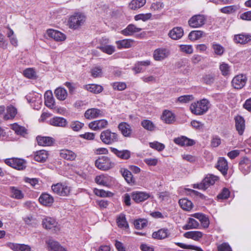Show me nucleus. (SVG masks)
<instances>
[{"label":"nucleus","instance_id":"nucleus-1","mask_svg":"<svg viewBox=\"0 0 251 251\" xmlns=\"http://www.w3.org/2000/svg\"><path fill=\"white\" fill-rule=\"evenodd\" d=\"M210 106L209 101L206 99H203L196 102L192 103L190 106V109L195 115H202L208 110Z\"/></svg>","mask_w":251,"mask_h":251},{"label":"nucleus","instance_id":"nucleus-2","mask_svg":"<svg viewBox=\"0 0 251 251\" xmlns=\"http://www.w3.org/2000/svg\"><path fill=\"white\" fill-rule=\"evenodd\" d=\"M85 20L86 17L84 15L80 13H75L69 18L68 25L71 29H76L84 24Z\"/></svg>","mask_w":251,"mask_h":251},{"label":"nucleus","instance_id":"nucleus-3","mask_svg":"<svg viewBox=\"0 0 251 251\" xmlns=\"http://www.w3.org/2000/svg\"><path fill=\"white\" fill-rule=\"evenodd\" d=\"M100 139L103 143L110 145L119 141V135L110 129H106L101 132Z\"/></svg>","mask_w":251,"mask_h":251},{"label":"nucleus","instance_id":"nucleus-4","mask_svg":"<svg viewBox=\"0 0 251 251\" xmlns=\"http://www.w3.org/2000/svg\"><path fill=\"white\" fill-rule=\"evenodd\" d=\"M218 178L217 176L213 175H207L201 183L193 184V188L205 190L210 185H213Z\"/></svg>","mask_w":251,"mask_h":251},{"label":"nucleus","instance_id":"nucleus-5","mask_svg":"<svg viewBox=\"0 0 251 251\" xmlns=\"http://www.w3.org/2000/svg\"><path fill=\"white\" fill-rule=\"evenodd\" d=\"M53 192L60 196H68L71 192V188L66 183H58L51 186Z\"/></svg>","mask_w":251,"mask_h":251},{"label":"nucleus","instance_id":"nucleus-6","mask_svg":"<svg viewBox=\"0 0 251 251\" xmlns=\"http://www.w3.org/2000/svg\"><path fill=\"white\" fill-rule=\"evenodd\" d=\"M95 165L98 169L106 171L113 167L114 163L108 157L103 156L96 160Z\"/></svg>","mask_w":251,"mask_h":251},{"label":"nucleus","instance_id":"nucleus-7","mask_svg":"<svg viewBox=\"0 0 251 251\" xmlns=\"http://www.w3.org/2000/svg\"><path fill=\"white\" fill-rule=\"evenodd\" d=\"M4 162L7 165L18 170H23L26 167L25 161L20 158H8L4 160Z\"/></svg>","mask_w":251,"mask_h":251},{"label":"nucleus","instance_id":"nucleus-8","mask_svg":"<svg viewBox=\"0 0 251 251\" xmlns=\"http://www.w3.org/2000/svg\"><path fill=\"white\" fill-rule=\"evenodd\" d=\"M206 17L201 14L192 16L188 21L189 25L192 28H199L205 24Z\"/></svg>","mask_w":251,"mask_h":251},{"label":"nucleus","instance_id":"nucleus-9","mask_svg":"<svg viewBox=\"0 0 251 251\" xmlns=\"http://www.w3.org/2000/svg\"><path fill=\"white\" fill-rule=\"evenodd\" d=\"M43 227L47 229H51L54 232L60 230L59 226L56 220L51 217H46L42 220Z\"/></svg>","mask_w":251,"mask_h":251},{"label":"nucleus","instance_id":"nucleus-10","mask_svg":"<svg viewBox=\"0 0 251 251\" xmlns=\"http://www.w3.org/2000/svg\"><path fill=\"white\" fill-rule=\"evenodd\" d=\"M105 112L103 109L92 108L87 109L84 113V117L88 120L96 119L104 116Z\"/></svg>","mask_w":251,"mask_h":251},{"label":"nucleus","instance_id":"nucleus-11","mask_svg":"<svg viewBox=\"0 0 251 251\" xmlns=\"http://www.w3.org/2000/svg\"><path fill=\"white\" fill-rule=\"evenodd\" d=\"M170 54V50L166 48H159L155 50L153 57L155 61H162L167 58Z\"/></svg>","mask_w":251,"mask_h":251},{"label":"nucleus","instance_id":"nucleus-12","mask_svg":"<svg viewBox=\"0 0 251 251\" xmlns=\"http://www.w3.org/2000/svg\"><path fill=\"white\" fill-rule=\"evenodd\" d=\"M132 199L136 203L143 202L150 197L149 193L146 192L134 191L131 194Z\"/></svg>","mask_w":251,"mask_h":251},{"label":"nucleus","instance_id":"nucleus-13","mask_svg":"<svg viewBox=\"0 0 251 251\" xmlns=\"http://www.w3.org/2000/svg\"><path fill=\"white\" fill-rule=\"evenodd\" d=\"M233 40L236 44H247L251 42V34L242 33L234 36Z\"/></svg>","mask_w":251,"mask_h":251},{"label":"nucleus","instance_id":"nucleus-14","mask_svg":"<svg viewBox=\"0 0 251 251\" xmlns=\"http://www.w3.org/2000/svg\"><path fill=\"white\" fill-rule=\"evenodd\" d=\"M247 80V78L245 75H237L233 78L232 80V84L233 87L235 89H241L246 84Z\"/></svg>","mask_w":251,"mask_h":251},{"label":"nucleus","instance_id":"nucleus-15","mask_svg":"<svg viewBox=\"0 0 251 251\" xmlns=\"http://www.w3.org/2000/svg\"><path fill=\"white\" fill-rule=\"evenodd\" d=\"M235 127L240 135H242L245 129V121L244 118L240 115L235 117Z\"/></svg>","mask_w":251,"mask_h":251},{"label":"nucleus","instance_id":"nucleus-16","mask_svg":"<svg viewBox=\"0 0 251 251\" xmlns=\"http://www.w3.org/2000/svg\"><path fill=\"white\" fill-rule=\"evenodd\" d=\"M174 142L180 146H191L195 144V141L186 136H181L174 139Z\"/></svg>","mask_w":251,"mask_h":251},{"label":"nucleus","instance_id":"nucleus-17","mask_svg":"<svg viewBox=\"0 0 251 251\" xmlns=\"http://www.w3.org/2000/svg\"><path fill=\"white\" fill-rule=\"evenodd\" d=\"M110 149L112 152L120 159L127 160L130 157L131 152L127 150L120 151L113 147H110Z\"/></svg>","mask_w":251,"mask_h":251},{"label":"nucleus","instance_id":"nucleus-18","mask_svg":"<svg viewBox=\"0 0 251 251\" xmlns=\"http://www.w3.org/2000/svg\"><path fill=\"white\" fill-rule=\"evenodd\" d=\"M251 161L248 158H244L239 163V168L244 175L249 174L251 171Z\"/></svg>","mask_w":251,"mask_h":251},{"label":"nucleus","instance_id":"nucleus-19","mask_svg":"<svg viewBox=\"0 0 251 251\" xmlns=\"http://www.w3.org/2000/svg\"><path fill=\"white\" fill-rule=\"evenodd\" d=\"M216 167L223 176H226L228 166L227 161L224 157H220L219 158Z\"/></svg>","mask_w":251,"mask_h":251},{"label":"nucleus","instance_id":"nucleus-20","mask_svg":"<svg viewBox=\"0 0 251 251\" xmlns=\"http://www.w3.org/2000/svg\"><path fill=\"white\" fill-rule=\"evenodd\" d=\"M47 33L49 37L58 42L64 41L66 38L64 34L58 30L50 29L47 30Z\"/></svg>","mask_w":251,"mask_h":251},{"label":"nucleus","instance_id":"nucleus-21","mask_svg":"<svg viewBox=\"0 0 251 251\" xmlns=\"http://www.w3.org/2000/svg\"><path fill=\"white\" fill-rule=\"evenodd\" d=\"M9 190L10 192V197L11 198L16 200H22L24 198V193L18 187L15 186H10Z\"/></svg>","mask_w":251,"mask_h":251},{"label":"nucleus","instance_id":"nucleus-22","mask_svg":"<svg viewBox=\"0 0 251 251\" xmlns=\"http://www.w3.org/2000/svg\"><path fill=\"white\" fill-rule=\"evenodd\" d=\"M184 31L181 27H175L171 29L169 33V36L173 40H178L180 39L183 35Z\"/></svg>","mask_w":251,"mask_h":251},{"label":"nucleus","instance_id":"nucleus-23","mask_svg":"<svg viewBox=\"0 0 251 251\" xmlns=\"http://www.w3.org/2000/svg\"><path fill=\"white\" fill-rule=\"evenodd\" d=\"M49 124L53 126L64 127L66 126L68 122L64 118L55 117L50 120Z\"/></svg>","mask_w":251,"mask_h":251},{"label":"nucleus","instance_id":"nucleus-24","mask_svg":"<svg viewBox=\"0 0 251 251\" xmlns=\"http://www.w3.org/2000/svg\"><path fill=\"white\" fill-rule=\"evenodd\" d=\"M39 201L43 205L50 206L52 204L54 199L49 194L43 193L40 196Z\"/></svg>","mask_w":251,"mask_h":251},{"label":"nucleus","instance_id":"nucleus-25","mask_svg":"<svg viewBox=\"0 0 251 251\" xmlns=\"http://www.w3.org/2000/svg\"><path fill=\"white\" fill-rule=\"evenodd\" d=\"M60 156L61 158L70 161L74 160L76 157V154L72 151L63 149L60 151Z\"/></svg>","mask_w":251,"mask_h":251},{"label":"nucleus","instance_id":"nucleus-26","mask_svg":"<svg viewBox=\"0 0 251 251\" xmlns=\"http://www.w3.org/2000/svg\"><path fill=\"white\" fill-rule=\"evenodd\" d=\"M118 128L124 136L128 137L131 136L132 129L130 126L126 123H121L118 125Z\"/></svg>","mask_w":251,"mask_h":251},{"label":"nucleus","instance_id":"nucleus-27","mask_svg":"<svg viewBox=\"0 0 251 251\" xmlns=\"http://www.w3.org/2000/svg\"><path fill=\"white\" fill-rule=\"evenodd\" d=\"M36 140L38 144L42 146H50L54 141V140L51 137L41 136H37Z\"/></svg>","mask_w":251,"mask_h":251},{"label":"nucleus","instance_id":"nucleus-28","mask_svg":"<svg viewBox=\"0 0 251 251\" xmlns=\"http://www.w3.org/2000/svg\"><path fill=\"white\" fill-rule=\"evenodd\" d=\"M211 48L213 54L218 56H222L225 51L224 47L221 44L215 42L211 44Z\"/></svg>","mask_w":251,"mask_h":251},{"label":"nucleus","instance_id":"nucleus-29","mask_svg":"<svg viewBox=\"0 0 251 251\" xmlns=\"http://www.w3.org/2000/svg\"><path fill=\"white\" fill-rule=\"evenodd\" d=\"M170 235V232L167 228H161L157 231L153 232L152 237L154 239L158 240L164 239L167 238Z\"/></svg>","mask_w":251,"mask_h":251},{"label":"nucleus","instance_id":"nucleus-30","mask_svg":"<svg viewBox=\"0 0 251 251\" xmlns=\"http://www.w3.org/2000/svg\"><path fill=\"white\" fill-rule=\"evenodd\" d=\"M83 88L94 94L100 93L103 90L102 86L96 84L85 85L83 86Z\"/></svg>","mask_w":251,"mask_h":251},{"label":"nucleus","instance_id":"nucleus-31","mask_svg":"<svg viewBox=\"0 0 251 251\" xmlns=\"http://www.w3.org/2000/svg\"><path fill=\"white\" fill-rule=\"evenodd\" d=\"M134 41L132 39H127L117 41L116 44L119 49H127L132 47Z\"/></svg>","mask_w":251,"mask_h":251},{"label":"nucleus","instance_id":"nucleus-32","mask_svg":"<svg viewBox=\"0 0 251 251\" xmlns=\"http://www.w3.org/2000/svg\"><path fill=\"white\" fill-rule=\"evenodd\" d=\"M141 30V28L137 27L133 24H130L122 31V33L125 36H131L134 33H137Z\"/></svg>","mask_w":251,"mask_h":251},{"label":"nucleus","instance_id":"nucleus-33","mask_svg":"<svg viewBox=\"0 0 251 251\" xmlns=\"http://www.w3.org/2000/svg\"><path fill=\"white\" fill-rule=\"evenodd\" d=\"M49 156L48 152L45 150H40L35 153L34 159L40 162H45Z\"/></svg>","mask_w":251,"mask_h":251},{"label":"nucleus","instance_id":"nucleus-34","mask_svg":"<svg viewBox=\"0 0 251 251\" xmlns=\"http://www.w3.org/2000/svg\"><path fill=\"white\" fill-rule=\"evenodd\" d=\"M162 119L165 123L170 124L175 121V116L171 111L165 110L163 113Z\"/></svg>","mask_w":251,"mask_h":251},{"label":"nucleus","instance_id":"nucleus-35","mask_svg":"<svg viewBox=\"0 0 251 251\" xmlns=\"http://www.w3.org/2000/svg\"><path fill=\"white\" fill-rule=\"evenodd\" d=\"M55 101L51 91L46 92L45 94V104L49 108H53Z\"/></svg>","mask_w":251,"mask_h":251},{"label":"nucleus","instance_id":"nucleus-36","mask_svg":"<svg viewBox=\"0 0 251 251\" xmlns=\"http://www.w3.org/2000/svg\"><path fill=\"white\" fill-rule=\"evenodd\" d=\"M203 233L199 231H188L184 233V236L187 238L192 239L195 241H198L202 237Z\"/></svg>","mask_w":251,"mask_h":251},{"label":"nucleus","instance_id":"nucleus-37","mask_svg":"<svg viewBox=\"0 0 251 251\" xmlns=\"http://www.w3.org/2000/svg\"><path fill=\"white\" fill-rule=\"evenodd\" d=\"M54 95L56 98L60 100H65L68 96L66 90L62 87L56 88L54 91Z\"/></svg>","mask_w":251,"mask_h":251},{"label":"nucleus","instance_id":"nucleus-38","mask_svg":"<svg viewBox=\"0 0 251 251\" xmlns=\"http://www.w3.org/2000/svg\"><path fill=\"white\" fill-rule=\"evenodd\" d=\"M17 109L12 105L7 107L6 113L4 115L3 118L5 120L13 119L17 114Z\"/></svg>","mask_w":251,"mask_h":251},{"label":"nucleus","instance_id":"nucleus-39","mask_svg":"<svg viewBox=\"0 0 251 251\" xmlns=\"http://www.w3.org/2000/svg\"><path fill=\"white\" fill-rule=\"evenodd\" d=\"M101 51L109 55L112 54L115 51L114 46L112 45H104L102 41H101V45L97 47Z\"/></svg>","mask_w":251,"mask_h":251},{"label":"nucleus","instance_id":"nucleus-40","mask_svg":"<svg viewBox=\"0 0 251 251\" xmlns=\"http://www.w3.org/2000/svg\"><path fill=\"white\" fill-rule=\"evenodd\" d=\"M146 2V0H132L128 6L131 10H135L143 7Z\"/></svg>","mask_w":251,"mask_h":251},{"label":"nucleus","instance_id":"nucleus-41","mask_svg":"<svg viewBox=\"0 0 251 251\" xmlns=\"http://www.w3.org/2000/svg\"><path fill=\"white\" fill-rule=\"evenodd\" d=\"M178 202L180 207L186 211H190L193 207L192 202L187 199H181Z\"/></svg>","mask_w":251,"mask_h":251},{"label":"nucleus","instance_id":"nucleus-42","mask_svg":"<svg viewBox=\"0 0 251 251\" xmlns=\"http://www.w3.org/2000/svg\"><path fill=\"white\" fill-rule=\"evenodd\" d=\"M11 128L18 134L24 136L27 134V130L24 126H20L17 123H14L11 125Z\"/></svg>","mask_w":251,"mask_h":251},{"label":"nucleus","instance_id":"nucleus-43","mask_svg":"<svg viewBox=\"0 0 251 251\" xmlns=\"http://www.w3.org/2000/svg\"><path fill=\"white\" fill-rule=\"evenodd\" d=\"M239 9V6L236 5H232L224 7L220 9L221 12L226 14H231L235 13Z\"/></svg>","mask_w":251,"mask_h":251},{"label":"nucleus","instance_id":"nucleus-44","mask_svg":"<svg viewBox=\"0 0 251 251\" xmlns=\"http://www.w3.org/2000/svg\"><path fill=\"white\" fill-rule=\"evenodd\" d=\"M199 226V223L195 219L189 218L187 224L184 225L183 228L185 230L197 228Z\"/></svg>","mask_w":251,"mask_h":251},{"label":"nucleus","instance_id":"nucleus-45","mask_svg":"<svg viewBox=\"0 0 251 251\" xmlns=\"http://www.w3.org/2000/svg\"><path fill=\"white\" fill-rule=\"evenodd\" d=\"M95 181L98 184L102 186H109L108 177L107 176L104 175H100L99 176H97L95 178Z\"/></svg>","mask_w":251,"mask_h":251},{"label":"nucleus","instance_id":"nucleus-46","mask_svg":"<svg viewBox=\"0 0 251 251\" xmlns=\"http://www.w3.org/2000/svg\"><path fill=\"white\" fill-rule=\"evenodd\" d=\"M123 176L128 183L134 182L132 173L127 169H122L121 171Z\"/></svg>","mask_w":251,"mask_h":251},{"label":"nucleus","instance_id":"nucleus-47","mask_svg":"<svg viewBox=\"0 0 251 251\" xmlns=\"http://www.w3.org/2000/svg\"><path fill=\"white\" fill-rule=\"evenodd\" d=\"M94 193L97 196L101 198L110 197L113 195V193L110 191H106L103 189H99L97 188L94 189Z\"/></svg>","mask_w":251,"mask_h":251},{"label":"nucleus","instance_id":"nucleus-48","mask_svg":"<svg viewBox=\"0 0 251 251\" xmlns=\"http://www.w3.org/2000/svg\"><path fill=\"white\" fill-rule=\"evenodd\" d=\"M117 223L119 227L121 228L128 227V223L126 220V218L125 215L121 214L117 219Z\"/></svg>","mask_w":251,"mask_h":251},{"label":"nucleus","instance_id":"nucleus-49","mask_svg":"<svg viewBox=\"0 0 251 251\" xmlns=\"http://www.w3.org/2000/svg\"><path fill=\"white\" fill-rule=\"evenodd\" d=\"M219 69L221 72V74L224 76L229 75L230 72V67L229 65L225 62H222L219 66Z\"/></svg>","mask_w":251,"mask_h":251},{"label":"nucleus","instance_id":"nucleus-50","mask_svg":"<svg viewBox=\"0 0 251 251\" xmlns=\"http://www.w3.org/2000/svg\"><path fill=\"white\" fill-rule=\"evenodd\" d=\"M141 125L145 129L150 131L154 130L155 127L154 124L149 120H143Z\"/></svg>","mask_w":251,"mask_h":251},{"label":"nucleus","instance_id":"nucleus-51","mask_svg":"<svg viewBox=\"0 0 251 251\" xmlns=\"http://www.w3.org/2000/svg\"><path fill=\"white\" fill-rule=\"evenodd\" d=\"M23 220L25 224L32 227L36 226L38 224L37 220L31 215L25 217Z\"/></svg>","mask_w":251,"mask_h":251},{"label":"nucleus","instance_id":"nucleus-52","mask_svg":"<svg viewBox=\"0 0 251 251\" xmlns=\"http://www.w3.org/2000/svg\"><path fill=\"white\" fill-rule=\"evenodd\" d=\"M203 32L201 30H195L190 32L188 35L189 39L192 41L198 40L202 37Z\"/></svg>","mask_w":251,"mask_h":251},{"label":"nucleus","instance_id":"nucleus-53","mask_svg":"<svg viewBox=\"0 0 251 251\" xmlns=\"http://www.w3.org/2000/svg\"><path fill=\"white\" fill-rule=\"evenodd\" d=\"M46 243L48 245L49 249L50 251H57L60 245L59 244L52 239H49Z\"/></svg>","mask_w":251,"mask_h":251},{"label":"nucleus","instance_id":"nucleus-54","mask_svg":"<svg viewBox=\"0 0 251 251\" xmlns=\"http://www.w3.org/2000/svg\"><path fill=\"white\" fill-rule=\"evenodd\" d=\"M178 247L184 249H191L196 251H203L200 247L192 245H186L184 243L177 242L175 243Z\"/></svg>","mask_w":251,"mask_h":251},{"label":"nucleus","instance_id":"nucleus-55","mask_svg":"<svg viewBox=\"0 0 251 251\" xmlns=\"http://www.w3.org/2000/svg\"><path fill=\"white\" fill-rule=\"evenodd\" d=\"M147 221L145 219H139L134 222V225L135 228L141 229L147 226Z\"/></svg>","mask_w":251,"mask_h":251},{"label":"nucleus","instance_id":"nucleus-56","mask_svg":"<svg viewBox=\"0 0 251 251\" xmlns=\"http://www.w3.org/2000/svg\"><path fill=\"white\" fill-rule=\"evenodd\" d=\"M150 147L152 149L157 150L158 151H163L165 148V145L157 141L151 142L149 143Z\"/></svg>","mask_w":251,"mask_h":251},{"label":"nucleus","instance_id":"nucleus-57","mask_svg":"<svg viewBox=\"0 0 251 251\" xmlns=\"http://www.w3.org/2000/svg\"><path fill=\"white\" fill-rule=\"evenodd\" d=\"M114 90L118 91H123L126 89V84L123 82H116L111 84Z\"/></svg>","mask_w":251,"mask_h":251},{"label":"nucleus","instance_id":"nucleus-58","mask_svg":"<svg viewBox=\"0 0 251 251\" xmlns=\"http://www.w3.org/2000/svg\"><path fill=\"white\" fill-rule=\"evenodd\" d=\"M84 126V124L78 121H73L70 125L71 128L75 131H79Z\"/></svg>","mask_w":251,"mask_h":251},{"label":"nucleus","instance_id":"nucleus-59","mask_svg":"<svg viewBox=\"0 0 251 251\" xmlns=\"http://www.w3.org/2000/svg\"><path fill=\"white\" fill-rule=\"evenodd\" d=\"M91 75L94 77H101L102 75V69L100 67H96L91 70Z\"/></svg>","mask_w":251,"mask_h":251},{"label":"nucleus","instance_id":"nucleus-60","mask_svg":"<svg viewBox=\"0 0 251 251\" xmlns=\"http://www.w3.org/2000/svg\"><path fill=\"white\" fill-rule=\"evenodd\" d=\"M215 75L213 74H209L204 75L203 77V80L206 84H211L215 80Z\"/></svg>","mask_w":251,"mask_h":251},{"label":"nucleus","instance_id":"nucleus-61","mask_svg":"<svg viewBox=\"0 0 251 251\" xmlns=\"http://www.w3.org/2000/svg\"><path fill=\"white\" fill-rule=\"evenodd\" d=\"M25 76L28 78H33L36 77V72L32 68H27L23 73Z\"/></svg>","mask_w":251,"mask_h":251},{"label":"nucleus","instance_id":"nucleus-62","mask_svg":"<svg viewBox=\"0 0 251 251\" xmlns=\"http://www.w3.org/2000/svg\"><path fill=\"white\" fill-rule=\"evenodd\" d=\"M164 4L162 2L156 1L153 2L151 6V9L153 11H160L162 9L164 8Z\"/></svg>","mask_w":251,"mask_h":251},{"label":"nucleus","instance_id":"nucleus-63","mask_svg":"<svg viewBox=\"0 0 251 251\" xmlns=\"http://www.w3.org/2000/svg\"><path fill=\"white\" fill-rule=\"evenodd\" d=\"M180 50L187 54H192L193 52L192 46L190 45H181L180 46Z\"/></svg>","mask_w":251,"mask_h":251},{"label":"nucleus","instance_id":"nucleus-64","mask_svg":"<svg viewBox=\"0 0 251 251\" xmlns=\"http://www.w3.org/2000/svg\"><path fill=\"white\" fill-rule=\"evenodd\" d=\"M194 99L193 95H183L178 98L177 100L180 103H188Z\"/></svg>","mask_w":251,"mask_h":251}]
</instances>
